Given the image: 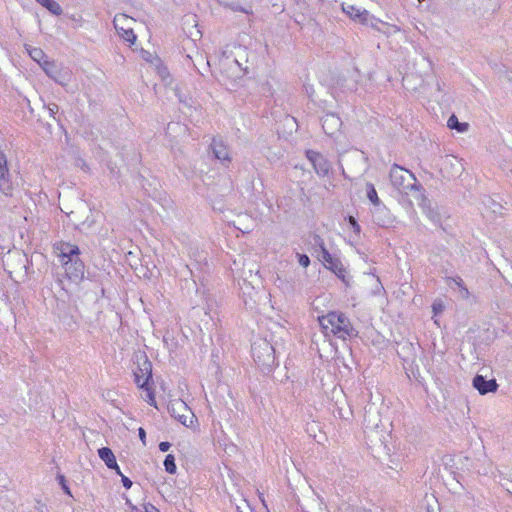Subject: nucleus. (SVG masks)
Wrapping results in <instances>:
<instances>
[{
    "label": "nucleus",
    "mask_w": 512,
    "mask_h": 512,
    "mask_svg": "<svg viewBox=\"0 0 512 512\" xmlns=\"http://www.w3.org/2000/svg\"><path fill=\"white\" fill-rule=\"evenodd\" d=\"M389 178L392 186L400 193L412 195L415 200L426 201L423 188L417 183V179L411 171L398 164H393L389 172Z\"/></svg>",
    "instance_id": "f257e3e1"
},
{
    "label": "nucleus",
    "mask_w": 512,
    "mask_h": 512,
    "mask_svg": "<svg viewBox=\"0 0 512 512\" xmlns=\"http://www.w3.org/2000/svg\"><path fill=\"white\" fill-rule=\"evenodd\" d=\"M318 320L326 336L333 335L344 340L355 334L349 318L343 313L329 312L319 317Z\"/></svg>",
    "instance_id": "f03ea898"
},
{
    "label": "nucleus",
    "mask_w": 512,
    "mask_h": 512,
    "mask_svg": "<svg viewBox=\"0 0 512 512\" xmlns=\"http://www.w3.org/2000/svg\"><path fill=\"white\" fill-rule=\"evenodd\" d=\"M245 272L242 273V283L240 285L241 297L243 302L248 309H254L261 299V280L258 274L252 273V269L249 270V277L244 276Z\"/></svg>",
    "instance_id": "7ed1b4c3"
},
{
    "label": "nucleus",
    "mask_w": 512,
    "mask_h": 512,
    "mask_svg": "<svg viewBox=\"0 0 512 512\" xmlns=\"http://www.w3.org/2000/svg\"><path fill=\"white\" fill-rule=\"evenodd\" d=\"M255 363L263 370H270L275 364V349L265 338L254 340L251 346Z\"/></svg>",
    "instance_id": "20e7f679"
},
{
    "label": "nucleus",
    "mask_w": 512,
    "mask_h": 512,
    "mask_svg": "<svg viewBox=\"0 0 512 512\" xmlns=\"http://www.w3.org/2000/svg\"><path fill=\"white\" fill-rule=\"evenodd\" d=\"M168 411L170 415L177 419L186 427H192L196 421V416L190 407L181 399H175L169 402Z\"/></svg>",
    "instance_id": "39448f33"
},
{
    "label": "nucleus",
    "mask_w": 512,
    "mask_h": 512,
    "mask_svg": "<svg viewBox=\"0 0 512 512\" xmlns=\"http://www.w3.org/2000/svg\"><path fill=\"white\" fill-rule=\"evenodd\" d=\"M137 367L134 369L135 383L139 388H144L152 378V363L145 354L137 356Z\"/></svg>",
    "instance_id": "423d86ee"
},
{
    "label": "nucleus",
    "mask_w": 512,
    "mask_h": 512,
    "mask_svg": "<svg viewBox=\"0 0 512 512\" xmlns=\"http://www.w3.org/2000/svg\"><path fill=\"white\" fill-rule=\"evenodd\" d=\"M135 20L126 14H117L114 17L113 24L118 34L127 42L133 44L136 36L133 32L131 23Z\"/></svg>",
    "instance_id": "0eeeda50"
},
{
    "label": "nucleus",
    "mask_w": 512,
    "mask_h": 512,
    "mask_svg": "<svg viewBox=\"0 0 512 512\" xmlns=\"http://www.w3.org/2000/svg\"><path fill=\"white\" fill-rule=\"evenodd\" d=\"M61 264L64 267L66 277L70 281L79 283L84 278L85 266L79 256L68 258Z\"/></svg>",
    "instance_id": "6e6552de"
},
{
    "label": "nucleus",
    "mask_w": 512,
    "mask_h": 512,
    "mask_svg": "<svg viewBox=\"0 0 512 512\" xmlns=\"http://www.w3.org/2000/svg\"><path fill=\"white\" fill-rule=\"evenodd\" d=\"M0 190L6 196H13L15 190H17V185H15L10 179V175L8 173L7 160L3 151L0 149Z\"/></svg>",
    "instance_id": "1a4fd4ad"
},
{
    "label": "nucleus",
    "mask_w": 512,
    "mask_h": 512,
    "mask_svg": "<svg viewBox=\"0 0 512 512\" xmlns=\"http://www.w3.org/2000/svg\"><path fill=\"white\" fill-rule=\"evenodd\" d=\"M41 67L50 78L54 79L62 86L67 85L70 81L69 71L67 69H60L59 66L53 61L45 60L43 64H41Z\"/></svg>",
    "instance_id": "9d476101"
},
{
    "label": "nucleus",
    "mask_w": 512,
    "mask_h": 512,
    "mask_svg": "<svg viewBox=\"0 0 512 512\" xmlns=\"http://www.w3.org/2000/svg\"><path fill=\"white\" fill-rule=\"evenodd\" d=\"M306 156L311 162L318 176L325 177L328 175L331 169V165L330 162L322 154L313 150H307Z\"/></svg>",
    "instance_id": "9b49d317"
},
{
    "label": "nucleus",
    "mask_w": 512,
    "mask_h": 512,
    "mask_svg": "<svg viewBox=\"0 0 512 512\" xmlns=\"http://www.w3.org/2000/svg\"><path fill=\"white\" fill-rule=\"evenodd\" d=\"M53 249L61 263L80 255L79 247L69 242L59 241L54 244Z\"/></svg>",
    "instance_id": "f8f14e48"
},
{
    "label": "nucleus",
    "mask_w": 512,
    "mask_h": 512,
    "mask_svg": "<svg viewBox=\"0 0 512 512\" xmlns=\"http://www.w3.org/2000/svg\"><path fill=\"white\" fill-rule=\"evenodd\" d=\"M322 128L328 136H335L342 126L339 116L334 113H327L321 118Z\"/></svg>",
    "instance_id": "ddd939ff"
},
{
    "label": "nucleus",
    "mask_w": 512,
    "mask_h": 512,
    "mask_svg": "<svg viewBox=\"0 0 512 512\" xmlns=\"http://www.w3.org/2000/svg\"><path fill=\"white\" fill-rule=\"evenodd\" d=\"M300 506L304 512H322L324 509L322 498L313 491L303 499Z\"/></svg>",
    "instance_id": "4468645a"
},
{
    "label": "nucleus",
    "mask_w": 512,
    "mask_h": 512,
    "mask_svg": "<svg viewBox=\"0 0 512 512\" xmlns=\"http://www.w3.org/2000/svg\"><path fill=\"white\" fill-rule=\"evenodd\" d=\"M473 387L481 395H485L489 392H496L498 384L495 379L486 380L482 375H476L473 378Z\"/></svg>",
    "instance_id": "2eb2a0df"
},
{
    "label": "nucleus",
    "mask_w": 512,
    "mask_h": 512,
    "mask_svg": "<svg viewBox=\"0 0 512 512\" xmlns=\"http://www.w3.org/2000/svg\"><path fill=\"white\" fill-rule=\"evenodd\" d=\"M342 10L345 12L351 19L357 20L362 24H367L370 14L367 10H361L352 4H342Z\"/></svg>",
    "instance_id": "dca6fc26"
},
{
    "label": "nucleus",
    "mask_w": 512,
    "mask_h": 512,
    "mask_svg": "<svg viewBox=\"0 0 512 512\" xmlns=\"http://www.w3.org/2000/svg\"><path fill=\"white\" fill-rule=\"evenodd\" d=\"M214 156L221 161H230L229 150L222 140L214 138L211 143Z\"/></svg>",
    "instance_id": "f3484780"
},
{
    "label": "nucleus",
    "mask_w": 512,
    "mask_h": 512,
    "mask_svg": "<svg viewBox=\"0 0 512 512\" xmlns=\"http://www.w3.org/2000/svg\"><path fill=\"white\" fill-rule=\"evenodd\" d=\"M98 455L108 468H117L116 457L110 448H100L98 450Z\"/></svg>",
    "instance_id": "a211bd4d"
},
{
    "label": "nucleus",
    "mask_w": 512,
    "mask_h": 512,
    "mask_svg": "<svg viewBox=\"0 0 512 512\" xmlns=\"http://www.w3.org/2000/svg\"><path fill=\"white\" fill-rule=\"evenodd\" d=\"M318 258L320 261L323 262L324 266L329 270H333L334 268H337L338 263L341 262L338 258L332 256L328 250H324V252H322L321 254H318Z\"/></svg>",
    "instance_id": "6ab92c4d"
},
{
    "label": "nucleus",
    "mask_w": 512,
    "mask_h": 512,
    "mask_svg": "<svg viewBox=\"0 0 512 512\" xmlns=\"http://www.w3.org/2000/svg\"><path fill=\"white\" fill-rule=\"evenodd\" d=\"M418 204L423 208L424 213L429 217V219L434 223L440 222V214L436 212L430 205L429 200L426 198L425 202H422L421 200H417Z\"/></svg>",
    "instance_id": "aec40b11"
},
{
    "label": "nucleus",
    "mask_w": 512,
    "mask_h": 512,
    "mask_svg": "<svg viewBox=\"0 0 512 512\" xmlns=\"http://www.w3.org/2000/svg\"><path fill=\"white\" fill-rule=\"evenodd\" d=\"M42 7L46 8L53 15L59 16L63 10L55 0H35Z\"/></svg>",
    "instance_id": "412c9836"
},
{
    "label": "nucleus",
    "mask_w": 512,
    "mask_h": 512,
    "mask_svg": "<svg viewBox=\"0 0 512 512\" xmlns=\"http://www.w3.org/2000/svg\"><path fill=\"white\" fill-rule=\"evenodd\" d=\"M310 243H311L314 251L317 253V255L321 254L322 252H324V250H327L326 247H325L324 240L318 234H313L311 236V242Z\"/></svg>",
    "instance_id": "4be33fe9"
},
{
    "label": "nucleus",
    "mask_w": 512,
    "mask_h": 512,
    "mask_svg": "<svg viewBox=\"0 0 512 512\" xmlns=\"http://www.w3.org/2000/svg\"><path fill=\"white\" fill-rule=\"evenodd\" d=\"M447 126L450 129H456L459 132H465L468 129L467 123H461L455 115H451L447 121Z\"/></svg>",
    "instance_id": "5701e85b"
},
{
    "label": "nucleus",
    "mask_w": 512,
    "mask_h": 512,
    "mask_svg": "<svg viewBox=\"0 0 512 512\" xmlns=\"http://www.w3.org/2000/svg\"><path fill=\"white\" fill-rule=\"evenodd\" d=\"M30 57L36 61L40 66L45 60H47L44 52L40 48H27Z\"/></svg>",
    "instance_id": "b1692460"
},
{
    "label": "nucleus",
    "mask_w": 512,
    "mask_h": 512,
    "mask_svg": "<svg viewBox=\"0 0 512 512\" xmlns=\"http://www.w3.org/2000/svg\"><path fill=\"white\" fill-rule=\"evenodd\" d=\"M446 163L449 164L453 170V172L451 174L452 177H454L456 175H460L461 172L463 171L462 164L456 157H447Z\"/></svg>",
    "instance_id": "393cba45"
},
{
    "label": "nucleus",
    "mask_w": 512,
    "mask_h": 512,
    "mask_svg": "<svg viewBox=\"0 0 512 512\" xmlns=\"http://www.w3.org/2000/svg\"><path fill=\"white\" fill-rule=\"evenodd\" d=\"M164 467H165V470L170 474H174L176 472L177 467L175 464V458L172 454H168L165 457Z\"/></svg>",
    "instance_id": "a878e982"
},
{
    "label": "nucleus",
    "mask_w": 512,
    "mask_h": 512,
    "mask_svg": "<svg viewBox=\"0 0 512 512\" xmlns=\"http://www.w3.org/2000/svg\"><path fill=\"white\" fill-rule=\"evenodd\" d=\"M367 197L374 205H378L380 203L376 189L371 183H367Z\"/></svg>",
    "instance_id": "bb28decb"
},
{
    "label": "nucleus",
    "mask_w": 512,
    "mask_h": 512,
    "mask_svg": "<svg viewBox=\"0 0 512 512\" xmlns=\"http://www.w3.org/2000/svg\"><path fill=\"white\" fill-rule=\"evenodd\" d=\"M337 414L343 420H350L353 416V412L349 405H347L346 407L338 406Z\"/></svg>",
    "instance_id": "cd10ccee"
},
{
    "label": "nucleus",
    "mask_w": 512,
    "mask_h": 512,
    "mask_svg": "<svg viewBox=\"0 0 512 512\" xmlns=\"http://www.w3.org/2000/svg\"><path fill=\"white\" fill-rule=\"evenodd\" d=\"M145 392V396H144V399L145 401H147L150 405L152 406H156V400H155V395H154V391L153 389L149 386V384H147L146 386H144V388H142Z\"/></svg>",
    "instance_id": "c85d7f7f"
},
{
    "label": "nucleus",
    "mask_w": 512,
    "mask_h": 512,
    "mask_svg": "<svg viewBox=\"0 0 512 512\" xmlns=\"http://www.w3.org/2000/svg\"><path fill=\"white\" fill-rule=\"evenodd\" d=\"M224 7L228 8V9H230L232 11H235V12L239 11V12H242V13H245V14H251L252 13V10L250 8L242 7L239 4L234 3V2L225 3Z\"/></svg>",
    "instance_id": "c756f323"
},
{
    "label": "nucleus",
    "mask_w": 512,
    "mask_h": 512,
    "mask_svg": "<svg viewBox=\"0 0 512 512\" xmlns=\"http://www.w3.org/2000/svg\"><path fill=\"white\" fill-rule=\"evenodd\" d=\"M69 216H71L72 219L75 222H77L79 226H82V227L90 228L93 225V223H94V219H89V217H87L86 220L81 221V219L76 215L75 212H71L69 214Z\"/></svg>",
    "instance_id": "7c9ffc66"
},
{
    "label": "nucleus",
    "mask_w": 512,
    "mask_h": 512,
    "mask_svg": "<svg viewBox=\"0 0 512 512\" xmlns=\"http://www.w3.org/2000/svg\"><path fill=\"white\" fill-rule=\"evenodd\" d=\"M447 283H448V285H449V286H451V285H452V283H453V284H455L459 289L465 286V285H464V282H463V280H462V278H461V277H459V276H457V277H449V278H447Z\"/></svg>",
    "instance_id": "2f4dec72"
},
{
    "label": "nucleus",
    "mask_w": 512,
    "mask_h": 512,
    "mask_svg": "<svg viewBox=\"0 0 512 512\" xmlns=\"http://www.w3.org/2000/svg\"><path fill=\"white\" fill-rule=\"evenodd\" d=\"M339 278H341L343 281H345V268L342 265V263H338L337 268H334L332 270Z\"/></svg>",
    "instance_id": "473e14b6"
},
{
    "label": "nucleus",
    "mask_w": 512,
    "mask_h": 512,
    "mask_svg": "<svg viewBox=\"0 0 512 512\" xmlns=\"http://www.w3.org/2000/svg\"><path fill=\"white\" fill-rule=\"evenodd\" d=\"M299 264L306 268L310 264V259L306 254H297Z\"/></svg>",
    "instance_id": "72a5a7b5"
},
{
    "label": "nucleus",
    "mask_w": 512,
    "mask_h": 512,
    "mask_svg": "<svg viewBox=\"0 0 512 512\" xmlns=\"http://www.w3.org/2000/svg\"><path fill=\"white\" fill-rule=\"evenodd\" d=\"M348 222H349L351 228L353 229V231L355 233L359 234L361 231V228H360V225L358 224V222L356 221V219L353 216H349Z\"/></svg>",
    "instance_id": "f704fd0d"
},
{
    "label": "nucleus",
    "mask_w": 512,
    "mask_h": 512,
    "mask_svg": "<svg viewBox=\"0 0 512 512\" xmlns=\"http://www.w3.org/2000/svg\"><path fill=\"white\" fill-rule=\"evenodd\" d=\"M237 512H253L246 500H243L240 505L236 506Z\"/></svg>",
    "instance_id": "c9c22d12"
},
{
    "label": "nucleus",
    "mask_w": 512,
    "mask_h": 512,
    "mask_svg": "<svg viewBox=\"0 0 512 512\" xmlns=\"http://www.w3.org/2000/svg\"><path fill=\"white\" fill-rule=\"evenodd\" d=\"M46 109H47V111H48L49 115L55 119V115H56V114L58 113V111H59V106H58L57 104H55V103H51V104H49V105L46 107Z\"/></svg>",
    "instance_id": "e433bc0d"
},
{
    "label": "nucleus",
    "mask_w": 512,
    "mask_h": 512,
    "mask_svg": "<svg viewBox=\"0 0 512 512\" xmlns=\"http://www.w3.org/2000/svg\"><path fill=\"white\" fill-rule=\"evenodd\" d=\"M432 309L434 314H439L444 310V305L440 302H434L432 305Z\"/></svg>",
    "instance_id": "4c0bfd02"
},
{
    "label": "nucleus",
    "mask_w": 512,
    "mask_h": 512,
    "mask_svg": "<svg viewBox=\"0 0 512 512\" xmlns=\"http://www.w3.org/2000/svg\"><path fill=\"white\" fill-rule=\"evenodd\" d=\"M121 481H122L123 486H124L126 489L131 488V486H132V481H131L128 477H126V476H124V475H121Z\"/></svg>",
    "instance_id": "58836bf2"
},
{
    "label": "nucleus",
    "mask_w": 512,
    "mask_h": 512,
    "mask_svg": "<svg viewBox=\"0 0 512 512\" xmlns=\"http://www.w3.org/2000/svg\"><path fill=\"white\" fill-rule=\"evenodd\" d=\"M459 291H460V295H461V297L463 299H468L469 298L470 292H469V290L467 289L466 286L460 288Z\"/></svg>",
    "instance_id": "ea45409f"
},
{
    "label": "nucleus",
    "mask_w": 512,
    "mask_h": 512,
    "mask_svg": "<svg viewBox=\"0 0 512 512\" xmlns=\"http://www.w3.org/2000/svg\"><path fill=\"white\" fill-rule=\"evenodd\" d=\"M59 479H60V483L62 485V488L63 490L65 491V493H67L68 495H71L70 493V489L68 488V486L66 485L65 483V478L64 476H59Z\"/></svg>",
    "instance_id": "a19ab883"
},
{
    "label": "nucleus",
    "mask_w": 512,
    "mask_h": 512,
    "mask_svg": "<svg viewBox=\"0 0 512 512\" xmlns=\"http://www.w3.org/2000/svg\"><path fill=\"white\" fill-rule=\"evenodd\" d=\"M170 447H171V444L169 442H161L159 444V449L162 452L168 451Z\"/></svg>",
    "instance_id": "79ce46f5"
},
{
    "label": "nucleus",
    "mask_w": 512,
    "mask_h": 512,
    "mask_svg": "<svg viewBox=\"0 0 512 512\" xmlns=\"http://www.w3.org/2000/svg\"><path fill=\"white\" fill-rule=\"evenodd\" d=\"M138 433H139V437H140L141 441H142V442H143V444L145 445V438H146V432H145V430H144L142 427H140V428L138 429Z\"/></svg>",
    "instance_id": "37998d69"
},
{
    "label": "nucleus",
    "mask_w": 512,
    "mask_h": 512,
    "mask_svg": "<svg viewBox=\"0 0 512 512\" xmlns=\"http://www.w3.org/2000/svg\"><path fill=\"white\" fill-rule=\"evenodd\" d=\"M146 512H158V510L153 505H150L149 508L146 507Z\"/></svg>",
    "instance_id": "c03bdc74"
},
{
    "label": "nucleus",
    "mask_w": 512,
    "mask_h": 512,
    "mask_svg": "<svg viewBox=\"0 0 512 512\" xmlns=\"http://www.w3.org/2000/svg\"><path fill=\"white\" fill-rule=\"evenodd\" d=\"M111 469H112V470H115V472H116L118 475H120V476H121V475H123L118 465H117V468H111Z\"/></svg>",
    "instance_id": "a18cd8bd"
},
{
    "label": "nucleus",
    "mask_w": 512,
    "mask_h": 512,
    "mask_svg": "<svg viewBox=\"0 0 512 512\" xmlns=\"http://www.w3.org/2000/svg\"><path fill=\"white\" fill-rule=\"evenodd\" d=\"M437 90H438V91H441V90H442V89H441V85H440V83H439V82H437Z\"/></svg>",
    "instance_id": "49530a36"
},
{
    "label": "nucleus",
    "mask_w": 512,
    "mask_h": 512,
    "mask_svg": "<svg viewBox=\"0 0 512 512\" xmlns=\"http://www.w3.org/2000/svg\"><path fill=\"white\" fill-rule=\"evenodd\" d=\"M231 63H232L234 66H237V65H238V63H237V61H236V60H233Z\"/></svg>",
    "instance_id": "de8ad7c7"
},
{
    "label": "nucleus",
    "mask_w": 512,
    "mask_h": 512,
    "mask_svg": "<svg viewBox=\"0 0 512 512\" xmlns=\"http://www.w3.org/2000/svg\"><path fill=\"white\" fill-rule=\"evenodd\" d=\"M185 268L192 274V271H191V269L189 268L188 265H185Z\"/></svg>",
    "instance_id": "09e8293b"
},
{
    "label": "nucleus",
    "mask_w": 512,
    "mask_h": 512,
    "mask_svg": "<svg viewBox=\"0 0 512 512\" xmlns=\"http://www.w3.org/2000/svg\"><path fill=\"white\" fill-rule=\"evenodd\" d=\"M356 512H361V511L357 509Z\"/></svg>",
    "instance_id": "8fccbe9b"
}]
</instances>
